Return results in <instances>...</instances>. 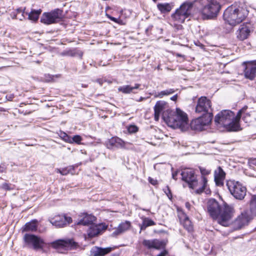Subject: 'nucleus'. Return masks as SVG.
<instances>
[{"label": "nucleus", "instance_id": "nucleus-55", "mask_svg": "<svg viewBox=\"0 0 256 256\" xmlns=\"http://www.w3.org/2000/svg\"><path fill=\"white\" fill-rule=\"evenodd\" d=\"M186 205V207L188 208V209H190V204L188 202H186L185 204Z\"/></svg>", "mask_w": 256, "mask_h": 256}, {"label": "nucleus", "instance_id": "nucleus-9", "mask_svg": "<svg viewBox=\"0 0 256 256\" xmlns=\"http://www.w3.org/2000/svg\"><path fill=\"white\" fill-rule=\"evenodd\" d=\"M24 240L27 245H32L34 250L42 249L44 244L43 239L33 234H26Z\"/></svg>", "mask_w": 256, "mask_h": 256}, {"label": "nucleus", "instance_id": "nucleus-18", "mask_svg": "<svg viewBox=\"0 0 256 256\" xmlns=\"http://www.w3.org/2000/svg\"><path fill=\"white\" fill-rule=\"evenodd\" d=\"M131 226L130 222L126 220L119 224L118 228L112 232L111 236L112 237H116L128 230Z\"/></svg>", "mask_w": 256, "mask_h": 256}, {"label": "nucleus", "instance_id": "nucleus-11", "mask_svg": "<svg viewBox=\"0 0 256 256\" xmlns=\"http://www.w3.org/2000/svg\"><path fill=\"white\" fill-rule=\"evenodd\" d=\"M50 222L56 228H60L66 226L72 222V218L66 215H57L51 218Z\"/></svg>", "mask_w": 256, "mask_h": 256}, {"label": "nucleus", "instance_id": "nucleus-24", "mask_svg": "<svg viewBox=\"0 0 256 256\" xmlns=\"http://www.w3.org/2000/svg\"><path fill=\"white\" fill-rule=\"evenodd\" d=\"M102 231L100 226L91 224L87 230L88 237L94 238L99 234Z\"/></svg>", "mask_w": 256, "mask_h": 256}, {"label": "nucleus", "instance_id": "nucleus-26", "mask_svg": "<svg viewBox=\"0 0 256 256\" xmlns=\"http://www.w3.org/2000/svg\"><path fill=\"white\" fill-rule=\"evenodd\" d=\"M37 220H32L30 222L26 223L23 229L24 232H35L38 228Z\"/></svg>", "mask_w": 256, "mask_h": 256}, {"label": "nucleus", "instance_id": "nucleus-36", "mask_svg": "<svg viewBox=\"0 0 256 256\" xmlns=\"http://www.w3.org/2000/svg\"><path fill=\"white\" fill-rule=\"evenodd\" d=\"M82 140V138L80 136L76 135L74 136V137L72 138L70 137V143L72 144L74 142L78 144H80Z\"/></svg>", "mask_w": 256, "mask_h": 256}, {"label": "nucleus", "instance_id": "nucleus-23", "mask_svg": "<svg viewBox=\"0 0 256 256\" xmlns=\"http://www.w3.org/2000/svg\"><path fill=\"white\" fill-rule=\"evenodd\" d=\"M112 250L110 247L102 248L95 246L92 248L90 251V256H104Z\"/></svg>", "mask_w": 256, "mask_h": 256}, {"label": "nucleus", "instance_id": "nucleus-50", "mask_svg": "<svg viewBox=\"0 0 256 256\" xmlns=\"http://www.w3.org/2000/svg\"><path fill=\"white\" fill-rule=\"evenodd\" d=\"M140 232L142 230H146L147 228L143 222L141 224H140Z\"/></svg>", "mask_w": 256, "mask_h": 256}, {"label": "nucleus", "instance_id": "nucleus-39", "mask_svg": "<svg viewBox=\"0 0 256 256\" xmlns=\"http://www.w3.org/2000/svg\"><path fill=\"white\" fill-rule=\"evenodd\" d=\"M124 142L120 138L117 139V142L116 147V148H124Z\"/></svg>", "mask_w": 256, "mask_h": 256}, {"label": "nucleus", "instance_id": "nucleus-25", "mask_svg": "<svg viewBox=\"0 0 256 256\" xmlns=\"http://www.w3.org/2000/svg\"><path fill=\"white\" fill-rule=\"evenodd\" d=\"M140 86V84H136L133 86L130 85H124L118 87V90L124 94H128L131 92H134V90L139 88Z\"/></svg>", "mask_w": 256, "mask_h": 256}, {"label": "nucleus", "instance_id": "nucleus-28", "mask_svg": "<svg viewBox=\"0 0 256 256\" xmlns=\"http://www.w3.org/2000/svg\"><path fill=\"white\" fill-rule=\"evenodd\" d=\"M157 8L163 14L170 12L172 8V6L168 3H159L157 4Z\"/></svg>", "mask_w": 256, "mask_h": 256}, {"label": "nucleus", "instance_id": "nucleus-19", "mask_svg": "<svg viewBox=\"0 0 256 256\" xmlns=\"http://www.w3.org/2000/svg\"><path fill=\"white\" fill-rule=\"evenodd\" d=\"M96 219V217L93 215L84 213L82 215L80 216L77 224L83 226L91 225L93 224Z\"/></svg>", "mask_w": 256, "mask_h": 256}, {"label": "nucleus", "instance_id": "nucleus-33", "mask_svg": "<svg viewBox=\"0 0 256 256\" xmlns=\"http://www.w3.org/2000/svg\"><path fill=\"white\" fill-rule=\"evenodd\" d=\"M118 138V137H112L110 139L106 144L108 148H110L113 147H116Z\"/></svg>", "mask_w": 256, "mask_h": 256}, {"label": "nucleus", "instance_id": "nucleus-20", "mask_svg": "<svg viewBox=\"0 0 256 256\" xmlns=\"http://www.w3.org/2000/svg\"><path fill=\"white\" fill-rule=\"evenodd\" d=\"M178 218L180 222L182 224L184 228L189 232L193 230V226L188 216L182 211L178 214Z\"/></svg>", "mask_w": 256, "mask_h": 256}, {"label": "nucleus", "instance_id": "nucleus-45", "mask_svg": "<svg viewBox=\"0 0 256 256\" xmlns=\"http://www.w3.org/2000/svg\"><path fill=\"white\" fill-rule=\"evenodd\" d=\"M248 163L250 165L256 166V158H252L249 160Z\"/></svg>", "mask_w": 256, "mask_h": 256}, {"label": "nucleus", "instance_id": "nucleus-41", "mask_svg": "<svg viewBox=\"0 0 256 256\" xmlns=\"http://www.w3.org/2000/svg\"><path fill=\"white\" fill-rule=\"evenodd\" d=\"M12 184H8L7 183H4L2 185V188L5 190H11L13 189V188L12 187Z\"/></svg>", "mask_w": 256, "mask_h": 256}, {"label": "nucleus", "instance_id": "nucleus-8", "mask_svg": "<svg viewBox=\"0 0 256 256\" xmlns=\"http://www.w3.org/2000/svg\"><path fill=\"white\" fill-rule=\"evenodd\" d=\"M62 10L56 8L50 12H44L40 18V22L46 24L58 22L63 18Z\"/></svg>", "mask_w": 256, "mask_h": 256}, {"label": "nucleus", "instance_id": "nucleus-59", "mask_svg": "<svg viewBox=\"0 0 256 256\" xmlns=\"http://www.w3.org/2000/svg\"><path fill=\"white\" fill-rule=\"evenodd\" d=\"M142 100V98H141L140 99V100Z\"/></svg>", "mask_w": 256, "mask_h": 256}, {"label": "nucleus", "instance_id": "nucleus-21", "mask_svg": "<svg viewBox=\"0 0 256 256\" xmlns=\"http://www.w3.org/2000/svg\"><path fill=\"white\" fill-rule=\"evenodd\" d=\"M142 244L148 249L160 250L163 246V242L156 239L153 240H144L142 242Z\"/></svg>", "mask_w": 256, "mask_h": 256}, {"label": "nucleus", "instance_id": "nucleus-42", "mask_svg": "<svg viewBox=\"0 0 256 256\" xmlns=\"http://www.w3.org/2000/svg\"><path fill=\"white\" fill-rule=\"evenodd\" d=\"M148 182L153 186H156L158 184V180L154 179L151 177H149L148 178Z\"/></svg>", "mask_w": 256, "mask_h": 256}, {"label": "nucleus", "instance_id": "nucleus-51", "mask_svg": "<svg viewBox=\"0 0 256 256\" xmlns=\"http://www.w3.org/2000/svg\"><path fill=\"white\" fill-rule=\"evenodd\" d=\"M24 12H22V13L20 14V16H18V19L20 20H22L24 18Z\"/></svg>", "mask_w": 256, "mask_h": 256}, {"label": "nucleus", "instance_id": "nucleus-15", "mask_svg": "<svg viewBox=\"0 0 256 256\" xmlns=\"http://www.w3.org/2000/svg\"><path fill=\"white\" fill-rule=\"evenodd\" d=\"M250 220V215L246 212H244L240 215L234 222L236 229H240L242 227L248 224Z\"/></svg>", "mask_w": 256, "mask_h": 256}, {"label": "nucleus", "instance_id": "nucleus-6", "mask_svg": "<svg viewBox=\"0 0 256 256\" xmlns=\"http://www.w3.org/2000/svg\"><path fill=\"white\" fill-rule=\"evenodd\" d=\"M195 112L205 116L213 118L212 102L206 96L200 98L195 108Z\"/></svg>", "mask_w": 256, "mask_h": 256}, {"label": "nucleus", "instance_id": "nucleus-30", "mask_svg": "<svg viewBox=\"0 0 256 256\" xmlns=\"http://www.w3.org/2000/svg\"><path fill=\"white\" fill-rule=\"evenodd\" d=\"M41 12L42 10L40 9L38 10H32L28 14V18L34 21H36L38 20Z\"/></svg>", "mask_w": 256, "mask_h": 256}, {"label": "nucleus", "instance_id": "nucleus-47", "mask_svg": "<svg viewBox=\"0 0 256 256\" xmlns=\"http://www.w3.org/2000/svg\"><path fill=\"white\" fill-rule=\"evenodd\" d=\"M25 9L26 8H24V9H22V8H18L16 9V12H15L16 14H17V15L18 16V14L22 13V12H24Z\"/></svg>", "mask_w": 256, "mask_h": 256}, {"label": "nucleus", "instance_id": "nucleus-40", "mask_svg": "<svg viewBox=\"0 0 256 256\" xmlns=\"http://www.w3.org/2000/svg\"><path fill=\"white\" fill-rule=\"evenodd\" d=\"M165 194L167 195L168 198L170 199H172V194L170 191V188L168 186H166V188L164 190Z\"/></svg>", "mask_w": 256, "mask_h": 256}, {"label": "nucleus", "instance_id": "nucleus-16", "mask_svg": "<svg viewBox=\"0 0 256 256\" xmlns=\"http://www.w3.org/2000/svg\"><path fill=\"white\" fill-rule=\"evenodd\" d=\"M194 181L198 183L194 187H189L192 189H196V192L198 194H200L204 192L208 184V180L205 176H202L200 178L198 179L197 177Z\"/></svg>", "mask_w": 256, "mask_h": 256}, {"label": "nucleus", "instance_id": "nucleus-17", "mask_svg": "<svg viewBox=\"0 0 256 256\" xmlns=\"http://www.w3.org/2000/svg\"><path fill=\"white\" fill-rule=\"evenodd\" d=\"M225 178L226 172L220 166L218 167L214 172V179L216 184L219 186H222Z\"/></svg>", "mask_w": 256, "mask_h": 256}, {"label": "nucleus", "instance_id": "nucleus-1", "mask_svg": "<svg viewBox=\"0 0 256 256\" xmlns=\"http://www.w3.org/2000/svg\"><path fill=\"white\" fill-rule=\"evenodd\" d=\"M202 0L186 2L172 15V19L178 23H183L191 14L192 10L196 8L200 10L204 19L210 20L217 16L221 6L216 0H210L204 6H201Z\"/></svg>", "mask_w": 256, "mask_h": 256}, {"label": "nucleus", "instance_id": "nucleus-52", "mask_svg": "<svg viewBox=\"0 0 256 256\" xmlns=\"http://www.w3.org/2000/svg\"><path fill=\"white\" fill-rule=\"evenodd\" d=\"M177 175H178V172H175L172 174V178L174 180H177V178H176Z\"/></svg>", "mask_w": 256, "mask_h": 256}, {"label": "nucleus", "instance_id": "nucleus-38", "mask_svg": "<svg viewBox=\"0 0 256 256\" xmlns=\"http://www.w3.org/2000/svg\"><path fill=\"white\" fill-rule=\"evenodd\" d=\"M199 168H200V173H201L202 176H204L208 175L210 173V170L206 169L204 168L200 167Z\"/></svg>", "mask_w": 256, "mask_h": 256}, {"label": "nucleus", "instance_id": "nucleus-35", "mask_svg": "<svg viewBox=\"0 0 256 256\" xmlns=\"http://www.w3.org/2000/svg\"><path fill=\"white\" fill-rule=\"evenodd\" d=\"M164 107V103L162 102H157L154 106V111H158L161 112Z\"/></svg>", "mask_w": 256, "mask_h": 256}, {"label": "nucleus", "instance_id": "nucleus-32", "mask_svg": "<svg viewBox=\"0 0 256 256\" xmlns=\"http://www.w3.org/2000/svg\"><path fill=\"white\" fill-rule=\"evenodd\" d=\"M59 136L64 142L70 143V136L68 135L66 133L60 130L58 133Z\"/></svg>", "mask_w": 256, "mask_h": 256}, {"label": "nucleus", "instance_id": "nucleus-57", "mask_svg": "<svg viewBox=\"0 0 256 256\" xmlns=\"http://www.w3.org/2000/svg\"><path fill=\"white\" fill-rule=\"evenodd\" d=\"M154 2H156L157 0H152Z\"/></svg>", "mask_w": 256, "mask_h": 256}, {"label": "nucleus", "instance_id": "nucleus-14", "mask_svg": "<svg viewBox=\"0 0 256 256\" xmlns=\"http://www.w3.org/2000/svg\"><path fill=\"white\" fill-rule=\"evenodd\" d=\"M242 64L245 66L244 70L245 77L250 80H253L256 74V60L244 62Z\"/></svg>", "mask_w": 256, "mask_h": 256}, {"label": "nucleus", "instance_id": "nucleus-48", "mask_svg": "<svg viewBox=\"0 0 256 256\" xmlns=\"http://www.w3.org/2000/svg\"><path fill=\"white\" fill-rule=\"evenodd\" d=\"M62 55L63 56H64V55H68V56H74V54L72 51H68V52H63L62 54Z\"/></svg>", "mask_w": 256, "mask_h": 256}, {"label": "nucleus", "instance_id": "nucleus-22", "mask_svg": "<svg viewBox=\"0 0 256 256\" xmlns=\"http://www.w3.org/2000/svg\"><path fill=\"white\" fill-rule=\"evenodd\" d=\"M250 32V27L247 24L241 25L237 31V38L240 40L246 39Z\"/></svg>", "mask_w": 256, "mask_h": 256}, {"label": "nucleus", "instance_id": "nucleus-29", "mask_svg": "<svg viewBox=\"0 0 256 256\" xmlns=\"http://www.w3.org/2000/svg\"><path fill=\"white\" fill-rule=\"evenodd\" d=\"M250 206L252 214L254 216H256V195H254L252 196Z\"/></svg>", "mask_w": 256, "mask_h": 256}, {"label": "nucleus", "instance_id": "nucleus-56", "mask_svg": "<svg viewBox=\"0 0 256 256\" xmlns=\"http://www.w3.org/2000/svg\"><path fill=\"white\" fill-rule=\"evenodd\" d=\"M97 82L100 84V85H102V80L100 79H98L97 80Z\"/></svg>", "mask_w": 256, "mask_h": 256}, {"label": "nucleus", "instance_id": "nucleus-49", "mask_svg": "<svg viewBox=\"0 0 256 256\" xmlns=\"http://www.w3.org/2000/svg\"><path fill=\"white\" fill-rule=\"evenodd\" d=\"M11 17L12 19H16L18 18V15L15 12H13L10 14Z\"/></svg>", "mask_w": 256, "mask_h": 256}, {"label": "nucleus", "instance_id": "nucleus-13", "mask_svg": "<svg viewBox=\"0 0 256 256\" xmlns=\"http://www.w3.org/2000/svg\"><path fill=\"white\" fill-rule=\"evenodd\" d=\"M51 246L54 248H66L74 249L76 248L78 244L72 239L58 240L51 243Z\"/></svg>", "mask_w": 256, "mask_h": 256}, {"label": "nucleus", "instance_id": "nucleus-58", "mask_svg": "<svg viewBox=\"0 0 256 256\" xmlns=\"http://www.w3.org/2000/svg\"><path fill=\"white\" fill-rule=\"evenodd\" d=\"M143 210L148 211V210H146V209H143Z\"/></svg>", "mask_w": 256, "mask_h": 256}, {"label": "nucleus", "instance_id": "nucleus-37", "mask_svg": "<svg viewBox=\"0 0 256 256\" xmlns=\"http://www.w3.org/2000/svg\"><path fill=\"white\" fill-rule=\"evenodd\" d=\"M138 130V128L136 125H130L128 128V130L130 134L136 133Z\"/></svg>", "mask_w": 256, "mask_h": 256}, {"label": "nucleus", "instance_id": "nucleus-54", "mask_svg": "<svg viewBox=\"0 0 256 256\" xmlns=\"http://www.w3.org/2000/svg\"><path fill=\"white\" fill-rule=\"evenodd\" d=\"M109 18H110V20H111L113 22H118V20H117L116 18H115L112 17V16H109Z\"/></svg>", "mask_w": 256, "mask_h": 256}, {"label": "nucleus", "instance_id": "nucleus-4", "mask_svg": "<svg viewBox=\"0 0 256 256\" xmlns=\"http://www.w3.org/2000/svg\"><path fill=\"white\" fill-rule=\"evenodd\" d=\"M248 14V11L245 7L232 5L224 10L223 18L226 22L235 26L242 22Z\"/></svg>", "mask_w": 256, "mask_h": 256}, {"label": "nucleus", "instance_id": "nucleus-3", "mask_svg": "<svg viewBox=\"0 0 256 256\" xmlns=\"http://www.w3.org/2000/svg\"><path fill=\"white\" fill-rule=\"evenodd\" d=\"M162 118L168 126L174 129L186 131L189 127L187 114L179 108L176 109V113L169 110L164 112Z\"/></svg>", "mask_w": 256, "mask_h": 256}, {"label": "nucleus", "instance_id": "nucleus-53", "mask_svg": "<svg viewBox=\"0 0 256 256\" xmlns=\"http://www.w3.org/2000/svg\"><path fill=\"white\" fill-rule=\"evenodd\" d=\"M178 98V95L177 94H175L174 95V96H172V97L170 98V100H173V101H176Z\"/></svg>", "mask_w": 256, "mask_h": 256}, {"label": "nucleus", "instance_id": "nucleus-12", "mask_svg": "<svg viewBox=\"0 0 256 256\" xmlns=\"http://www.w3.org/2000/svg\"><path fill=\"white\" fill-rule=\"evenodd\" d=\"M182 180L188 184L189 187H194L198 184L194 181L196 176L194 172L190 168H184L181 172Z\"/></svg>", "mask_w": 256, "mask_h": 256}, {"label": "nucleus", "instance_id": "nucleus-43", "mask_svg": "<svg viewBox=\"0 0 256 256\" xmlns=\"http://www.w3.org/2000/svg\"><path fill=\"white\" fill-rule=\"evenodd\" d=\"M45 77L46 78V81L50 82L53 81L54 76L48 74H46Z\"/></svg>", "mask_w": 256, "mask_h": 256}, {"label": "nucleus", "instance_id": "nucleus-34", "mask_svg": "<svg viewBox=\"0 0 256 256\" xmlns=\"http://www.w3.org/2000/svg\"><path fill=\"white\" fill-rule=\"evenodd\" d=\"M142 222L146 227L154 226L156 224V223L154 220L146 218H143Z\"/></svg>", "mask_w": 256, "mask_h": 256}, {"label": "nucleus", "instance_id": "nucleus-27", "mask_svg": "<svg viewBox=\"0 0 256 256\" xmlns=\"http://www.w3.org/2000/svg\"><path fill=\"white\" fill-rule=\"evenodd\" d=\"M242 112V110H240L237 113V114L235 116L234 114V118H232L233 126H234L236 132L242 130L240 126V120L241 118V116Z\"/></svg>", "mask_w": 256, "mask_h": 256}, {"label": "nucleus", "instance_id": "nucleus-2", "mask_svg": "<svg viewBox=\"0 0 256 256\" xmlns=\"http://www.w3.org/2000/svg\"><path fill=\"white\" fill-rule=\"evenodd\" d=\"M223 210L221 212L220 206L214 199H210L208 202V211L210 216L214 220H218V224L224 226H228L234 216V210L232 206L224 204Z\"/></svg>", "mask_w": 256, "mask_h": 256}, {"label": "nucleus", "instance_id": "nucleus-7", "mask_svg": "<svg viewBox=\"0 0 256 256\" xmlns=\"http://www.w3.org/2000/svg\"><path fill=\"white\" fill-rule=\"evenodd\" d=\"M230 194L238 200H242L246 195V188L240 182L228 181L226 184Z\"/></svg>", "mask_w": 256, "mask_h": 256}, {"label": "nucleus", "instance_id": "nucleus-44", "mask_svg": "<svg viewBox=\"0 0 256 256\" xmlns=\"http://www.w3.org/2000/svg\"><path fill=\"white\" fill-rule=\"evenodd\" d=\"M58 172L62 175H66L68 173L69 170H67L66 168H63L62 170H58Z\"/></svg>", "mask_w": 256, "mask_h": 256}, {"label": "nucleus", "instance_id": "nucleus-46", "mask_svg": "<svg viewBox=\"0 0 256 256\" xmlns=\"http://www.w3.org/2000/svg\"><path fill=\"white\" fill-rule=\"evenodd\" d=\"M160 114V112L154 111V120L156 121H158L159 120Z\"/></svg>", "mask_w": 256, "mask_h": 256}, {"label": "nucleus", "instance_id": "nucleus-31", "mask_svg": "<svg viewBox=\"0 0 256 256\" xmlns=\"http://www.w3.org/2000/svg\"><path fill=\"white\" fill-rule=\"evenodd\" d=\"M174 90L172 88H169L166 90L162 91L160 92H158L156 96L162 98L164 96H168L169 94H172L174 92Z\"/></svg>", "mask_w": 256, "mask_h": 256}, {"label": "nucleus", "instance_id": "nucleus-10", "mask_svg": "<svg viewBox=\"0 0 256 256\" xmlns=\"http://www.w3.org/2000/svg\"><path fill=\"white\" fill-rule=\"evenodd\" d=\"M212 118L210 116H201L193 120L190 123V128L192 130L202 131L204 127L210 124Z\"/></svg>", "mask_w": 256, "mask_h": 256}, {"label": "nucleus", "instance_id": "nucleus-5", "mask_svg": "<svg viewBox=\"0 0 256 256\" xmlns=\"http://www.w3.org/2000/svg\"><path fill=\"white\" fill-rule=\"evenodd\" d=\"M234 112L230 110H223L214 118V122L218 126H222L228 132H236L233 126Z\"/></svg>", "mask_w": 256, "mask_h": 256}]
</instances>
